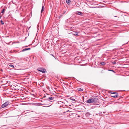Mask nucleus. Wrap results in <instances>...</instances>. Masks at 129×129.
Instances as JSON below:
<instances>
[{
    "label": "nucleus",
    "mask_w": 129,
    "mask_h": 129,
    "mask_svg": "<svg viewBox=\"0 0 129 129\" xmlns=\"http://www.w3.org/2000/svg\"><path fill=\"white\" fill-rule=\"evenodd\" d=\"M110 71H114L113 70H110Z\"/></svg>",
    "instance_id": "nucleus-21"
},
{
    "label": "nucleus",
    "mask_w": 129,
    "mask_h": 129,
    "mask_svg": "<svg viewBox=\"0 0 129 129\" xmlns=\"http://www.w3.org/2000/svg\"><path fill=\"white\" fill-rule=\"evenodd\" d=\"M110 93L112 94H117V93L116 92H113L111 91H110Z\"/></svg>",
    "instance_id": "nucleus-13"
},
{
    "label": "nucleus",
    "mask_w": 129,
    "mask_h": 129,
    "mask_svg": "<svg viewBox=\"0 0 129 129\" xmlns=\"http://www.w3.org/2000/svg\"><path fill=\"white\" fill-rule=\"evenodd\" d=\"M44 8V5H43L42 6V10H41V13H42L43 12V11Z\"/></svg>",
    "instance_id": "nucleus-10"
},
{
    "label": "nucleus",
    "mask_w": 129,
    "mask_h": 129,
    "mask_svg": "<svg viewBox=\"0 0 129 129\" xmlns=\"http://www.w3.org/2000/svg\"><path fill=\"white\" fill-rule=\"evenodd\" d=\"M67 3L68 4H70L71 2L70 0H66V1Z\"/></svg>",
    "instance_id": "nucleus-9"
},
{
    "label": "nucleus",
    "mask_w": 129,
    "mask_h": 129,
    "mask_svg": "<svg viewBox=\"0 0 129 129\" xmlns=\"http://www.w3.org/2000/svg\"><path fill=\"white\" fill-rule=\"evenodd\" d=\"M69 110H68L66 112H65L64 113H66V112H69Z\"/></svg>",
    "instance_id": "nucleus-19"
},
{
    "label": "nucleus",
    "mask_w": 129,
    "mask_h": 129,
    "mask_svg": "<svg viewBox=\"0 0 129 129\" xmlns=\"http://www.w3.org/2000/svg\"><path fill=\"white\" fill-rule=\"evenodd\" d=\"M101 64L103 66L105 65V63L104 62H102L101 63Z\"/></svg>",
    "instance_id": "nucleus-14"
},
{
    "label": "nucleus",
    "mask_w": 129,
    "mask_h": 129,
    "mask_svg": "<svg viewBox=\"0 0 129 129\" xmlns=\"http://www.w3.org/2000/svg\"><path fill=\"white\" fill-rule=\"evenodd\" d=\"M9 104V102L8 101H7L4 104H2V108H4L7 106Z\"/></svg>",
    "instance_id": "nucleus-3"
},
{
    "label": "nucleus",
    "mask_w": 129,
    "mask_h": 129,
    "mask_svg": "<svg viewBox=\"0 0 129 129\" xmlns=\"http://www.w3.org/2000/svg\"><path fill=\"white\" fill-rule=\"evenodd\" d=\"M30 48H25V49H23L22 50V51L23 52H24V51H26V50H30Z\"/></svg>",
    "instance_id": "nucleus-6"
},
{
    "label": "nucleus",
    "mask_w": 129,
    "mask_h": 129,
    "mask_svg": "<svg viewBox=\"0 0 129 129\" xmlns=\"http://www.w3.org/2000/svg\"><path fill=\"white\" fill-rule=\"evenodd\" d=\"M70 99L73 101H76L75 100V99L72 98L71 97L70 98Z\"/></svg>",
    "instance_id": "nucleus-16"
},
{
    "label": "nucleus",
    "mask_w": 129,
    "mask_h": 129,
    "mask_svg": "<svg viewBox=\"0 0 129 129\" xmlns=\"http://www.w3.org/2000/svg\"><path fill=\"white\" fill-rule=\"evenodd\" d=\"M66 12V11H65V12H64V13H63L62 14H64Z\"/></svg>",
    "instance_id": "nucleus-20"
},
{
    "label": "nucleus",
    "mask_w": 129,
    "mask_h": 129,
    "mask_svg": "<svg viewBox=\"0 0 129 129\" xmlns=\"http://www.w3.org/2000/svg\"><path fill=\"white\" fill-rule=\"evenodd\" d=\"M77 14L78 15H83V13L81 12L77 11Z\"/></svg>",
    "instance_id": "nucleus-7"
},
{
    "label": "nucleus",
    "mask_w": 129,
    "mask_h": 129,
    "mask_svg": "<svg viewBox=\"0 0 129 129\" xmlns=\"http://www.w3.org/2000/svg\"><path fill=\"white\" fill-rule=\"evenodd\" d=\"M1 24L3 25L4 24V22L2 20H1Z\"/></svg>",
    "instance_id": "nucleus-15"
},
{
    "label": "nucleus",
    "mask_w": 129,
    "mask_h": 129,
    "mask_svg": "<svg viewBox=\"0 0 129 129\" xmlns=\"http://www.w3.org/2000/svg\"><path fill=\"white\" fill-rule=\"evenodd\" d=\"M54 99V97H50L48 98V101H50V100H52Z\"/></svg>",
    "instance_id": "nucleus-5"
},
{
    "label": "nucleus",
    "mask_w": 129,
    "mask_h": 129,
    "mask_svg": "<svg viewBox=\"0 0 129 129\" xmlns=\"http://www.w3.org/2000/svg\"><path fill=\"white\" fill-rule=\"evenodd\" d=\"M38 70L43 73H45L46 72V70L43 68H38L37 69Z\"/></svg>",
    "instance_id": "nucleus-2"
},
{
    "label": "nucleus",
    "mask_w": 129,
    "mask_h": 129,
    "mask_svg": "<svg viewBox=\"0 0 129 129\" xmlns=\"http://www.w3.org/2000/svg\"><path fill=\"white\" fill-rule=\"evenodd\" d=\"M5 10V8H3V10H2L1 13H3V14H4V11Z\"/></svg>",
    "instance_id": "nucleus-12"
},
{
    "label": "nucleus",
    "mask_w": 129,
    "mask_h": 129,
    "mask_svg": "<svg viewBox=\"0 0 129 129\" xmlns=\"http://www.w3.org/2000/svg\"><path fill=\"white\" fill-rule=\"evenodd\" d=\"M96 101V99L95 98H92L86 101V102L87 103H93L95 102Z\"/></svg>",
    "instance_id": "nucleus-1"
},
{
    "label": "nucleus",
    "mask_w": 129,
    "mask_h": 129,
    "mask_svg": "<svg viewBox=\"0 0 129 129\" xmlns=\"http://www.w3.org/2000/svg\"><path fill=\"white\" fill-rule=\"evenodd\" d=\"M112 63L113 64H114L116 63V62L115 61H114L112 62Z\"/></svg>",
    "instance_id": "nucleus-18"
},
{
    "label": "nucleus",
    "mask_w": 129,
    "mask_h": 129,
    "mask_svg": "<svg viewBox=\"0 0 129 129\" xmlns=\"http://www.w3.org/2000/svg\"><path fill=\"white\" fill-rule=\"evenodd\" d=\"M118 95H115L114 96H112V97L114 98H117V97H118Z\"/></svg>",
    "instance_id": "nucleus-11"
},
{
    "label": "nucleus",
    "mask_w": 129,
    "mask_h": 129,
    "mask_svg": "<svg viewBox=\"0 0 129 129\" xmlns=\"http://www.w3.org/2000/svg\"><path fill=\"white\" fill-rule=\"evenodd\" d=\"M70 33L72 34V35H74L75 36H79V35H78V32H76V31L74 32V33Z\"/></svg>",
    "instance_id": "nucleus-4"
},
{
    "label": "nucleus",
    "mask_w": 129,
    "mask_h": 129,
    "mask_svg": "<svg viewBox=\"0 0 129 129\" xmlns=\"http://www.w3.org/2000/svg\"><path fill=\"white\" fill-rule=\"evenodd\" d=\"M1 90H3H3H3V89H1Z\"/></svg>",
    "instance_id": "nucleus-23"
},
{
    "label": "nucleus",
    "mask_w": 129,
    "mask_h": 129,
    "mask_svg": "<svg viewBox=\"0 0 129 129\" xmlns=\"http://www.w3.org/2000/svg\"><path fill=\"white\" fill-rule=\"evenodd\" d=\"M77 89L78 90L80 91H82L83 90V89L82 88H78Z\"/></svg>",
    "instance_id": "nucleus-8"
},
{
    "label": "nucleus",
    "mask_w": 129,
    "mask_h": 129,
    "mask_svg": "<svg viewBox=\"0 0 129 129\" xmlns=\"http://www.w3.org/2000/svg\"><path fill=\"white\" fill-rule=\"evenodd\" d=\"M9 66L10 67H12L13 68L14 67V66L12 64H10L9 65Z\"/></svg>",
    "instance_id": "nucleus-17"
},
{
    "label": "nucleus",
    "mask_w": 129,
    "mask_h": 129,
    "mask_svg": "<svg viewBox=\"0 0 129 129\" xmlns=\"http://www.w3.org/2000/svg\"><path fill=\"white\" fill-rule=\"evenodd\" d=\"M1 71H3V70L2 69H1Z\"/></svg>",
    "instance_id": "nucleus-22"
}]
</instances>
